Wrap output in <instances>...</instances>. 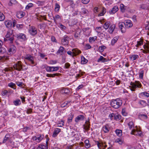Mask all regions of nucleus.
<instances>
[{
	"mask_svg": "<svg viewBox=\"0 0 149 149\" xmlns=\"http://www.w3.org/2000/svg\"><path fill=\"white\" fill-rule=\"evenodd\" d=\"M122 101L118 98L116 100H112L110 104L111 106L115 109L119 108L122 105Z\"/></svg>",
	"mask_w": 149,
	"mask_h": 149,
	"instance_id": "1",
	"label": "nucleus"
},
{
	"mask_svg": "<svg viewBox=\"0 0 149 149\" xmlns=\"http://www.w3.org/2000/svg\"><path fill=\"white\" fill-rule=\"evenodd\" d=\"M81 52L77 48H74L72 49V51H69L67 52V54L70 56L73 57L81 53Z\"/></svg>",
	"mask_w": 149,
	"mask_h": 149,
	"instance_id": "2",
	"label": "nucleus"
},
{
	"mask_svg": "<svg viewBox=\"0 0 149 149\" xmlns=\"http://www.w3.org/2000/svg\"><path fill=\"white\" fill-rule=\"evenodd\" d=\"M130 85L131 86H130V87L132 91H134L137 87H140L141 86V83L139 81H136L135 83L131 82Z\"/></svg>",
	"mask_w": 149,
	"mask_h": 149,
	"instance_id": "3",
	"label": "nucleus"
},
{
	"mask_svg": "<svg viewBox=\"0 0 149 149\" xmlns=\"http://www.w3.org/2000/svg\"><path fill=\"white\" fill-rule=\"evenodd\" d=\"M14 68L17 71H20L23 70L22 68V64L21 62L20 61L16 63L13 65Z\"/></svg>",
	"mask_w": 149,
	"mask_h": 149,
	"instance_id": "4",
	"label": "nucleus"
},
{
	"mask_svg": "<svg viewBox=\"0 0 149 149\" xmlns=\"http://www.w3.org/2000/svg\"><path fill=\"white\" fill-rule=\"evenodd\" d=\"M16 47L14 45H11L8 49L9 54H13L16 52Z\"/></svg>",
	"mask_w": 149,
	"mask_h": 149,
	"instance_id": "5",
	"label": "nucleus"
},
{
	"mask_svg": "<svg viewBox=\"0 0 149 149\" xmlns=\"http://www.w3.org/2000/svg\"><path fill=\"white\" fill-rule=\"evenodd\" d=\"M69 38L67 36H65L61 40V43L63 45H67L69 42Z\"/></svg>",
	"mask_w": 149,
	"mask_h": 149,
	"instance_id": "6",
	"label": "nucleus"
},
{
	"mask_svg": "<svg viewBox=\"0 0 149 149\" xmlns=\"http://www.w3.org/2000/svg\"><path fill=\"white\" fill-rule=\"evenodd\" d=\"M25 58L28 60L29 61L31 62V63L32 65V66H35L36 65L34 64V62L33 61L34 59L33 58L32 56H31L29 54L26 55L25 57Z\"/></svg>",
	"mask_w": 149,
	"mask_h": 149,
	"instance_id": "7",
	"label": "nucleus"
},
{
	"mask_svg": "<svg viewBox=\"0 0 149 149\" xmlns=\"http://www.w3.org/2000/svg\"><path fill=\"white\" fill-rule=\"evenodd\" d=\"M29 32L31 35L34 36L37 34V31L35 27L31 26L29 30Z\"/></svg>",
	"mask_w": 149,
	"mask_h": 149,
	"instance_id": "8",
	"label": "nucleus"
},
{
	"mask_svg": "<svg viewBox=\"0 0 149 149\" xmlns=\"http://www.w3.org/2000/svg\"><path fill=\"white\" fill-rule=\"evenodd\" d=\"M11 134L8 133L6 134L4 137L2 141V143H4L7 142H8L11 139V138L10 137Z\"/></svg>",
	"mask_w": 149,
	"mask_h": 149,
	"instance_id": "9",
	"label": "nucleus"
},
{
	"mask_svg": "<svg viewBox=\"0 0 149 149\" xmlns=\"http://www.w3.org/2000/svg\"><path fill=\"white\" fill-rule=\"evenodd\" d=\"M15 36H16L18 39H21L24 41L26 40V35L23 33H19Z\"/></svg>",
	"mask_w": 149,
	"mask_h": 149,
	"instance_id": "10",
	"label": "nucleus"
},
{
	"mask_svg": "<svg viewBox=\"0 0 149 149\" xmlns=\"http://www.w3.org/2000/svg\"><path fill=\"white\" fill-rule=\"evenodd\" d=\"M125 23L124 22H120L118 23V26L119 28L120 29L122 33H124L126 31L124 27Z\"/></svg>",
	"mask_w": 149,
	"mask_h": 149,
	"instance_id": "11",
	"label": "nucleus"
},
{
	"mask_svg": "<svg viewBox=\"0 0 149 149\" xmlns=\"http://www.w3.org/2000/svg\"><path fill=\"white\" fill-rule=\"evenodd\" d=\"M125 26L126 28H129L132 26L131 21L129 20H126L124 22Z\"/></svg>",
	"mask_w": 149,
	"mask_h": 149,
	"instance_id": "12",
	"label": "nucleus"
},
{
	"mask_svg": "<svg viewBox=\"0 0 149 149\" xmlns=\"http://www.w3.org/2000/svg\"><path fill=\"white\" fill-rule=\"evenodd\" d=\"M3 45V42L0 40V54H3L6 52V49L3 47H2Z\"/></svg>",
	"mask_w": 149,
	"mask_h": 149,
	"instance_id": "13",
	"label": "nucleus"
},
{
	"mask_svg": "<svg viewBox=\"0 0 149 149\" xmlns=\"http://www.w3.org/2000/svg\"><path fill=\"white\" fill-rule=\"evenodd\" d=\"M143 47L145 49H147V50H143V51L144 53H147L149 52V42H147L146 44L143 45Z\"/></svg>",
	"mask_w": 149,
	"mask_h": 149,
	"instance_id": "14",
	"label": "nucleus"
},
{
	"mask_svg": "<svg viewBox=\"0 0 149 149\" xmlns=\"http://www.w3.org/2000/svg\"><path fill=\"white\" fill-rule=\"evenodd\" d=\"M97 146L99 148L102 149H105L107 147V146L106 145H105V144L103 143H100L98 141H97Z\"/></svg>",
	"mask_w": 149,
	"mask_h": 149,
	"instance_id": "15",
	"label": "nucleus"
},
{
	"mask_svg": "<svg viewBox=\"0 0 149 149\" xmlns=\"http://www.w3.org/2000/svg\"><path fill=\"white\" fill-rule=\"evenodd\" d=\"M5 24L7 28H10L12 26V22L11 20H7L5 21Z\"/></svg>",
	"mask_w": 149,
	"mask_h": 149,
	"instance_id": "16",
	"label": "nucleus"
},
{
	"mask_svg": "<svg viewBox=\"0 0 149 149\" xmlns=\"http://www.w3.org/2000/svg\"><path fill=\"white\" fill-rule=\"evenodd\" d=\"M89 123V121L86 120L85 122V124L83 125V126L84 127V129L87 131L89 130L90 124Z\"/></svg>",
	"mask_w": 149,
	"mask_h": 149,
	"instance_id": "17",
	"label": "nucleus"
},
{
	"mask_svg": "<svg viewBox=\"0 0 149 149\" xmlns=\"http://www.w3.org/2000/svg\"><path fill=\"white\" fill-rule=\"evenodd\" d=\"M84 116L83 115L78 116L75 119V121L77 123L79 120H84Z\"/></svg>",
	"mask_w": 149,
	"mask_h": 149,
	"instance_id": "18",
	"label": "nucleus"
},
{
	"mask_svg": "<svg viewBox=\"0 0 149 149\" xmlns=\"http://www.w3.org/2000/svg\"><path fill=\"white\" fill-rule=\"evenodd\" d=\"M12 93L13 91H10L4 90L2 92L1 94L3 96L8 95V96H9L10 94L9 93Z\"/></svg>",
	"mask_w": 149,
	"mask_h": 149,
	"instance_id": "19",
	"label": "nucleus"
},
{
	"mask_svg": "<svg viewBox=\"0 0 149 149\" xmlns=\"http://www.w3.org/2000/svg\"><path fill=\"white\" fill-rule=\"evenodd\" d=\"M118 10V7L117 6L114 7L112 9L109 11V13L110 14H113L115 13Z\"/></svg>",
	"mask_w": 149,
	"mask_h": 149,
	"instance_id": "20",
	"label": "nucleus"
},
{
	"mask_svg": "<svg viewBox=\"0 0 149 149\" xmlns=\"http://www.w3.org/2000/svg\"><path fill=\"white\" fill-rule=\"evenodd\" d=\"M116 25L115 24H113L111 25L109 27V32L110 34H112L115 28Z\"/></svg>",
	"mask_w": 149,
	"mask_h": 149,
	"instance_id": "21",
	"label": "nucleus"
},
{
	"mask_svg": "<svg viewBox=\"0 0 149 149\" xmlns=\"http://www.w3.org/2000/svg\"><path fill=\"white\" fill-rule=\"evenodd\" d=\"M25 15V13L22 11L18 12L17 13V16L19 18H21L23 17Z\"/></svg>",
	"mask_w": 149,
	"mask_h": 149,
	"instance_id": "22",
	"label": "nucleus"
},
{
	"mask_svg": "<svg viewBox=\"0 0 149 149\" xmlns=\"http://www.w3.org/2000/svg\"><path fill=\"white\" fill-rule=\"evenodd\" d=\"M61 132V130L59 128H56L55 129L53 133L52 136L54 137H56L59 132Z\"/></svg>",
	"mask_w": 149,
	"mask_h": 149,
	"instance_id": "23",
	"label": "nucleus"
},
{
	"mask_svg": "<svg viewBox=\"0 0 149 149\" xmlns=\"http://www.w3.org/2000/svg\"><path fill=\"white\" fill-rule=\"evenodd\" d=\"M108 61V59L105 58L104 57H103L102 56H100L99 58L97 60V62H107Z\"/></svg>",
	"mask_w": 149,
	"mask_h": 149,
	"instance_id": "24",
	"label": "nucleus"
},
{
	"mask_svg": "<svg viewBox=\"0 0 149 149\" xmlns=\"http://www.w3.org/2000/svg\"><path fill=\"white\" fill-rule=\"evenodd\" d=\"M110 25V22H106L103 25L104 28L106 30L108 29Z\"/></svg>",
	"mask_w": 149,
	"mask_h": 149,
	"instance_id": "25",
	"label": "nucleus"
},
{
	"mask_svg": "<svg viewBox=\"0 0 149 149\" xmlns=\"http://www.w3.org/2000/svg\"><path fill=\"white\" fill-rule=\"evenodd\" d=\"M37 141L40 142L44 138V135L42 134H39L36 136Z\"/></svg>",
	"mask_w": 149,
	"mask_h": 149,
	"instance_id": "26",
	"label": "nucleus"
},
{
	"mask_svg": "<svg viewBox=\"0 0 149 149\" xmlns=\"http://www.w3.org/2000/svg\"><path fill=\"white\" fill-rule=\"evenodd\" d=\"M13 30H9L7 31V33L6 35V38H8L11 37V36H12V34L13 33Z\"/></svg>",
	"mask_w": 149,
	"mask_h": 149,
	"instance_id": "27",
	"label": "nucleus"
},
{
	"mask_svg": "<svg viewBox=\"0 0 149 149\" xmlns=\"http://www.w3.org/2000/svg\"><path fill=\"white\" fill-rule=\"evenodd\" d=\"M119 38L118 36L115 37L111 40V45H113L116 42Z\"/></svg>",
	"mask_w": 149,
	"mask_h": 149,
	"instance_id": "28",
	"label": "nucleus"
},
{
	"mask_svg": "<svg viewBox=\"0 0 149 149\" xmlns=\"http://www.w3.org/2000/svg\"><path fill=\"white\" fill-rule=\"evenodd\" d=\"M109 129L107 125L103 126L102 128V130L105 133L108 132L109 130Z\"/></svg>",
	"mask_w": 149,
	"mask_h": 149,
	"instance_id": "29",
	"label": "nucleus"
},
{
	"mask_svg": "<svg viewBox=\"0 0 149 149\" xmlns=\"http://www.w3.org/2000/svg\"><path fill=\"white\" fill-rule=\"evenodd\" d=\"M54 20V21L55 24H57V21L56 20L60 19V20L61 19V17L58 15H56L54 17H53Z\"/></svg>",
	"mask_w": 149,
	"mask_h": 149,
	"instance_id": "30",
	"label": "nucleus"
},
{
	"mask_svg": "<svg viewBox=\"0 0 149 149\" xmlns=\"http://www.w3.org/2000/svg\"><path fill=\"white\" fill-rule=\"evenodd\" d=\"M74 115L72 113H70V114L69 115V117L68 119L67 122L68 123L71 122L72 121V118H73Z\"/></svg>",
	"mask_w": 149,
	"mask_h": 149,
	"instance_id": "31",
	"label": "nucleus"
},
{
	"mask_svg": "<svg viewBox=\"0 0 149 149\" xmlns=\"http://www.w3.org/2000/svg\"><path fill=\"white\" fill-rule=\"evenodd\" d=\"M36 149H48V147L43 145H39Z\"/></svg>",
	"mask_w": 149,
	"mask_h": 149,
	"instance_id": "32",
	"label": "nucleus"
},
{
	"mask_svg": "<svg viewBox=\"0 0 149 149\" xmlns=\"http://www.w3.org/2000/svg\"><path fill=\"white\" fill-rule=\"evenodd\" d=\"M88 12V10L85 8H81L80 11V13L81 14H87Z\"/></svg>",
	"mask_w": 149,
	"mask_h": 149,
	"instance_id": "33",
	"label": "nucleus"
},
{
	"mask_svg": "<svg viewBox=\"0 0 149 149\" xmlns=\"http://www.w3.org/2000/svg\"><path fill=\"white\" fill-rule=\"evenodd\" d=\"M60 6L58 3H56L55 5L54 10L55 12H58L59 11Z\"/></svg>",
	"mask_w": 149,
	"mask_h": 149,
	"instance_id": "34",
	"label": "nucleus"
},
{
	"mask_svg": "<svg viewBox=\"0 0 149 149\" xmlns=\"http://www.w3.org/2000/svg\"><path fill=\"white\" fill-rule=\"evenodd\" d=\"M84 143L86 148H88L90 147V144L89 143V141L88 140H86L85 141Z\"/></svg>",
	"mask_w": 149,
	"mask_h": 149,
	"instance_id": "35",
	"label": "nucleus"
},
{
	"mask_svg": "<svg viewBox=\"0 0 149 149\" xmlns=\"http://www.w3.org/2000/svg\"><path fill=\"white\" fill-rule=\"evenodd\" d=\"M115 132L116 135L119 136H121L122 135V131L121 130L117 129L116 130Z\"/></svg>",
	"mask_w": 149,
	"mask_h": 149,
	"instance_id": "36",
	"label": "nucleus"
},
{
	"mask_svg": "<svg viewBox=\"0 0 149 149\" xmlns=\"http://www.w3.org/2000/svg\"><path fill=\"white\" fill-rule=\"evenodd\" d=\"M139 117L140 119H147L148 116L146 114H141L139 115Z\"/></svg>",
	"mask_w": 149,
	"mask_h": 149,
	"instance_id": "37",
	"label": "nucleus"
},
{
	"mask_svg": "<svg viewBox=\"0 0 149 149\" xmlns=\"http://www.w3.org/2000/svg\"><path fill=\"white\" fill-rule=\"evenodd\" d=\"M8 86L9 87H10L14 89H16L15 84L12 82L9 83L8 84Z\"/></svg>",
	"mask_w": 149,
	"mask_h": 149,
	"instance_id": "38",
	"label": "nucleus"
},
{
	"mask_svg": "<svg viewBox=\"0 0 149 149\" xmlns=\"http://www.w3.org/2000/svg\"><path fill=\"white\" fill-rule=\"evenodd\" d=\"M143 45V41L141 40H140L139 41L137 42V44L135 45L136 47H139Z\"/></svg>",
	"mask_w": 149,
	"mask_h": 149,
	"instance_id": "39",
	"label": "nucleus"
},
{
	"mask_svg": "<svg viewBox=\"0 0 149 149\" xmlns=\"http://www.w3.org/2000/svg\"><path fill=\"white\" fill-rule=\"evenodd\" d=\"M115 141L116 143H118L120 144H121L123 142V141L121 138L116 139Z\"/></svg>",
	"mask_w": 149,
	"mask_h": 149,
	"instance_id": "40",
	"label": "nucleus"
},
{
	"mask_svg": "<svg viewBox=\"0 0 149 149\" xmlns=\"http://www.w3.org/2000/svg\"><path fill=\"white\" fill-rule=\"evenodd\" d=\"M58 73H55L52 74H46V76L48 77H54L55 76H58Z\"/></svg>",
	"mask_w": 149,
	"mask_h": 149,
	"instance_id": "41",
	"label": "nucleus"
},
{
	"mask_svg": "<svg viewBox=\"0 0 149 149\" xmlns=\"http://www.w3.org/2000/svg\"><path fill=\"white\" fill-rule=\"evenodd\" d=\"M45 69L46 71L47 72H52V67L46 65L45 67Z\"/></svg>",
	"mask_w": 149,
	"mask_h": 149,
	"instance_id": "42",
	"label": "nucleus"
},
{
	"mask_svg": "<svg viewBox=\"0 0 149 149\" xmlns=\"http://www.w3.org/2000/svg\"><path fill=\"white\" fill-rule=\"evenodd\" d=\"M106 12V9L104 8H103L102 12L98 14V16H102L104 15Z\"/></svg>",
	"mask_w": 149,
	"mask_h": 149,
	"instance_id": "43",
	"label": "nucleus"
},
{
	"mask_svg": "<svg viewBox=\"0 0 149 149\" xmlns=\"http://www.w3.org/2000/svg\"><path fill=\"white\" fill-rule=\"evenodd\" d=\"M14 36V35H13V36L11 37L6 38L7 39L6 40L8 41H9L10 43H12L14 40V38L13 37Z\"/></svg>",
	"mask_w": 149,
	"mask_h": 149,
	"instance_id": "44",
	"label": "nucleus"
},
{
	"mask_svg": "<svg viewBox=\"0 0 149 149\" xmlns=\"http://www.w3.org/2000/svg\"><path fill=\"white\" fill-rule=\"evenodd\" d=\"M121 116L118 114L116 115L115 114L114 116V119L116 120H119L121 118Z\"/></svg>",
	"mask_w": 149,
	"mask_h": 149,
	"instance_id": "45",
	"label": "nucleus"
},
{
	"mask_svg": "<svg viewBox=\"0 0 149 149\" xmlns=\"http://www.w3.org/2000/svg\"><path fill=\"white\" fill-rule=\"evenodd\" d=\"M139 58V56L137 55H132L131 56L130 58L133 60H134Z\"/></svg>",
	"mask_w": 149,
	"mask_h": 149,
	"instance_id": "46",
	"label": "nucleus"
},
{
	"mask_svg": "<svg viewBox=\"0 0 149 149\" xmlns=\"http://www.w3.org/2000/svg\"><path fill=\"white\" fill-rule=\"evenodd\" d=\"M139 103L143 107L147 105L146 102L143 100H141L140 101Z\"/></svg>",
	"mask_w": 149,
	"mask_h": 149,
	"instance_id": "47",
	"label": "nucleus"
},
{
	"mask_svg": "<svg viewBox=\"0 0 149 149\" xmlns=\"http://www.w3.org/2000/svg\"><path fill=\"white\" fill-rule=\"evenodd\" d=\"M106 48V47L105 46L102 45L99 47L98 50L100 52H102Z\"/></svg>",
	"mask_w": 149,
	"mask_h": 149,
	"instance_id": "48",
	"label": "nucleus"
},
{
	"mask_svg": "<svg viewBox=\"0 0 149 149\" xmlns=\"http://www.w3.org/2000/svg\"><path fill=\"white\" fill-rule=\"evenodd\" d=\"M13 103L15 105L17 106L20 105L21 104V102L20 100H17L14 101Z\"/></svg>",
	"mask_w": 149,
	"mask_h": 149,
	"instance_id": "49",
	"label": "nucleus"
},
{
	"mask_svg": "<svg viewBox=\"0 0 149 149\" xmlns=\"http://www.w3.org/2000/svg\"><path fill=\"white\" fill-rule=\"evenodd\" d=\"M5 19V16L1 12H0V21H3Z\"/></svg>",
	"mask_w": 149,
	"mask_h": 149,
	"instance_id": "50",
	"label": "nucleus"
},
{
	"mask_svg": "<svg viewBox=\"0 0 149 149\" xmlns=\"http://www.w3.org/2000/svg\"><path fill=\"white\" fill-rule=\"evenodd\" d=\"M88 62V60L84 57L81 58V63L82 64H85L86 63Z\"/></svg>",
	"mask_w": 149,
	"mask_h": 149,
	"instance_id": "51",
	"label": "nucleus"
},
{
	"mask_svg": "<svg viewBox=\"0 0 149 149\" xmlns=\"http://www.w3.org/2000/svg\"><path fill=\"white\" fill-rule=\"evenodd\" d=\"M7 58L6 56H0V62H3L6 60Z\"/></svg>",
	"mask_w": 149,
	"mask_h": 149,
	"instance_id": "52",
	"label": "nucleus"
},
{
	"mask_svg": "<svg viewBox=\"0 0 149 149\" xmlns=\"http://www.w3.org/2000/svg\"><path fill=\"white\" fill-rule=\"evenodd\" d=\"M120 6L121 11L122 12H124L125 10V6L123 4H122L120 5Z\"/></svg>",
	"mask_w": 149,
	"mask_h": 149,
	"instance_id": "53",
	"label": "nucleus"
},
{
	"mask_svg": "<svg viewBox=\"0 0 149 149\" xmlns=\"http://www.w3.org/2000/svg\"><path fill=\"white\" fill-rule=\"evenodd\" d=\"M62 92L65 94H68L69 92L70 91L68 89L63 88L62 90Z\"/></svg>",
	"mask_w": 149,
	"mask_h": 149,
	"instance_id": "54",
	"label": "nucleus"
},
{
	"mask_svg": "<svg viewBox=\"0 0 149 149\" xmlns=\"http://www.w3.org/2000/svg\"><path fill=\"white\" fill-rule=\"evenodd\" d=\"M16 84L18 86L20 87H22L23 86V84L22 83V82H19L18 81L16 82Z\"/></svg>",
	"mask_w": 149,
	"mask_h": 149,
	"instance_id": "55",
	"label": "nucleus"
},
{
	"mask_svg": "<svg viewBox=\"0 0 149 149\" xmlns=\"http://www.w3.org/2000/svg\"><path fill=\"white\" fill-rule=\"evenodd\" d=\"M52 71H57L58 70L59 67H52Z\"/></svg>",
	"mask_w": 149,
	"mask_h": 149,
	"instance_id": "56",
	"label": "nucleus"
},
{
	"mask_svg": "<svg viewBox=\"0 0 149 149\" xmlns=\"http://www.w3.org/2000/svg\"><path fill=\"white\" fill-rule=\"evenodd\" d=\"M45 24H40L38 25V27L40 29H42L44 27Z\"/></svg>",
	"mask_w": 149,
	"mask_h": 149,
	"instance_id": "57",
	"label": "nucleus"
},
{
	"mask_svg": "<svg viewBox=\"0 0 149 149\" xmlns=\"http://www.w3.org/2000/svg\"><path fill=\"white\" fill-rule=\"evenodd\" d=\"M133 123L132 121L130 122L128 124V125L129 126V128L130 129H131L133 125Z\"/></svg>",
	"mask_w": 149,
	"mask_h": 149,
	"instance_id": "58",
	"label": "nucleus"
},
{
	"mask_svg": "<svg viewBox=\"0 0 149 149\" xmlns=\"http://www.w3.org/2000/svg\"><path fill=\"white\" fill-rule=\"evenodd\" d=\"M33 6V4L32 3H29L26 7V9H29L31 7H32Z\"/></svg>",
	"mask_w": 149,
	"mask_h": 149,
	"instance_id": "59",
	"label": "nucleus"
},
{
	"mask_svg": "<svg viewBox=\"0 0 149 149\" xmlns=\"http://www.w3.org/2000/svg\"><path fill=\"white\" fill-rule=\"evenodd\" d=\"M141 94L142 95H144L147 97H149V93H147V92H144L141 93Z\"/></svg>",
	"mask_w": 149,
	"mask_h": 149,
	"instance_id": "60",
	"label": "nucleus"
},
{
	"mask_svg": "<svg viewBox=\"0 0 149 149\" xmlns=\"http://www.w3.org/2000/svg\"><path fill=\"white\" fill-rule=\"evenodd\" d=\"M12 21V26L14 27L15 26L17 23V21L15 19H13Z\"/></svg>",
	"mask_w": 149,
	"mask_h": 149,
	"instance_id": "61",
	"label": "nucleus"
},
{
	"mask_svg": "<svg viewBox=\"0 0 149 149\" xmlns=\"http://www.w3.org/2000/svg\"><path fill=\"white\" fill-rule=\"evenodd\" d=\"M70 65L69 63L68 62L66 63L65 64V67L66 68H68L70 66Z\"/></svg>",
	"mask_w": 149,
	"mask_h": 149,
	"instance_id": "62",
	"label": "nucleus"
},
{
	"mask_svg": "<svg viewBox=\"0 0 149 149\" xmlns=\"http://www.w3.org/2000/svg\"><path fill=\"white\" fill-rule=\"evenodd\" d=\"M59 27L63 30H65L66 29V27L65 26L61 24H60Z\"/></svg>",
	"mask_w": 149,
	"mask_h": 149,
	"instance_id": "63",
	"label": "nucleus"
},
{
	"mask_svg": "<svg viewBox=\"0 0 149 149\" xmlns=\"http://www.w3.org/2000/svg\"><path fill=\"white\" fill-rule=\"evenodd\" d=\"M143 71H141V72L139 74V78H140L141 79H142L143 78Z\"/></svg>",
	"mask_w": 149,
	"mask_h": 149,
	"instance_id": "64",
	"label": "nucleus"
}]
</instances>
